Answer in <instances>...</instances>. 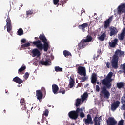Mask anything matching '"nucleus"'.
Here are the masks:
<instances>
[{"label":"nucleus","instance_id":"f257e3e1","mask_svg":"<svg viewBox=\"0 0 125 125\" xmlns=\"http://www.w3.org/2000/svg\"><path fill=\"white\" fill-rule=\"evenodd\" d=\"M40 40L36 41H34L32 42V44L36 46L37 48H38L39 50L42 51L44 50L45 52H46L49 48V42L47 41V39L44 34H40L39 37Z\"/></svg>","mask_w":125,"mask_h":125},{"label":"nucleus","instance_id":"f03ea898","mask_svg":"<svg viewBox=\"0 0 125 125\" xmlns=\"http://www.w3.org/2000/svg\"><path fill=\"white\" fill-rule=\"evenodd\" d=\"M113 77V72H110L106 78L102 80V84L103 85H105L107 88H112V82H113V79L112 77Z\"/></svg>","mask_w":125,"mask_h":125},{"label":"nucleus","instance_id":"7ed1b4c3","mask_svg":"<svg viewBox=\"0 0 125 125\" xmlns=\"http://www.w3.org/2000/svg\"><path fill=\"white\" fill-rule=\"evenodd\" d=\"M92 41V37L88 35L86 36V39H83L81 40L80 42L78 44V48L79 50L84 48L86 46L88 45V42H90Z\"/></svg>","mask_w":125,"mask_h":125},{"label":"nucleus","instance_id":"20e7f679","mask_svg":"<svg viewBox=\"0 0 125 125\" xmlns=\"http://www.w3.org/2000/svg\"><path fill=\"white\" fill-rule=\"evenodd\" d=\"M107 89H109V88H108V87L105 85H104L103 87H101L100 95L102 98L103 97L105 99H109V98H110L111 94H110V92H109V91H108Z\"/></svg>","mask_w":125,"mask_h":125},{"label":"nucleus","instance_id":"39448f33","mask_svg":"<svg viewBox=\"0 0 125 125\" xmlns=\"http://www.w3.org/2000/svg\"><path fill=\"white\" fill-rule=\"evenodd\" d=\"M80 112H83V109L78 107L77 109L71 111L68 113V116L72 120H77L79 118V114Z\"/></svg>","mask_w":125,"mask_h":125},{"label":"nucleus","instance_id":"423d86ee","mask_svg":"<svg viewBox=\"0 0 125 125\" xmlns=\"http://www.w3.org/2000/svg\"><path fill=\"white\" fill-rule=\"evenodd\" d=\"M113 18H114V16L112 15L111 16L109 17L108 19H106L104 23V29L106 30V29H108L109 27H110L111 23H112V21H113Z\"/></svg>","mask_w":125,"mask_h":125},{"label":"nucleus","instance_id":"0eeeda50","mask_svg":"<svg viewBox=\"0 0 125 125\" xmlns=\"http://www.w3.org/2000/svg\"><path fill=\"white\" fill-rule=\"evenodd\" d=\"M119 61V59H118V57L117 56H115V57H113V58L111 61V64L112 68L115 69H118L119 68V66L118 65V62Z\"/></svg>","mask_w":125,"mask_h":125},{"label":"nucleus","instance_id":"6e6552de","mask_svg":"<svg viewBox=\"0 0 125 125\" xmlns=\"http://www.w3.org/2000/svg\"><path fill=\"white\" fill-rule=\"evenodd\" d=\"M77 72L80 76H86V69L83 66H79Z\"/></svg>","mask_w":125,"mask_h":125},{"label":"nucleus","instance_id":"1a4fd4ad","mask_svg":"<svg viewBox=\"0 0 125 125\" xmlns=\"http://www.w3.org/2000/svg\"><path fill=\"white\" fill-rule=\"evenodd\" d=\"M122 13H125V4H122L119 5L117 8V14L119 15L122 14Z\"/></svg>","mask_w":125,"mask_h":125},{"label":"nucleus","instance_id":"9d476101","mask_svg":"<svg viewBox=\"0 0 125 125\" xmlns=\"http://www.w3.org/2000/svg\"><path fill=\"white\" fill-rule=\"evenodd\" d=\"M120 104L121 102L119 101H116L114 102L111 106L112 111H116V110L118 109V107L120 106Z\"/></svg>","mask_w":125,"mask_h":125},{"label":"nucleus","instance_id":"9b49d317","mask_svg":"<svg viewBox=\"0 0 125 125\" xmlns=\"http://www.w3.org/2000/svg\"><path fill=\"white\" fill-rule=\"evenodd\" d=\"M6 26H7V31L8 33H10V31L12 30V25H11V20L10 18H8L6 20Z\"/></svg>","mask_w":125,"mask_h":125},{"label":"nucleus","instance_id":"f8f14e48","mask_svg":"<svg viewBox=\"0 0 125 125\" xmlns=\"http://www.w3.org/2000/svg\"><path fill=\"white\" fill-rule=\"evenodd\" d=\"M117 121L114 117H109L106 120L107 125H116Z\"/></svg>","mask_w":125,"mask_h":125},{"label":"nucleus","instance_id":"ddd939ff","mask_svg":"<svg viewBox=\"0 0 125 125\" xmlns=\"http://www.w3.org/2000/svg\"><path fill=\"white\" fill-rule=\"evenodd\" d=\"M31 53L32 54V57H36V56L37 57H40L41 56V52L38 48L33 49Z\"/></svg>","mask_w":125,"mask_h":125},{"label":"nucleus","instance_id":"4468645a","mask_svg":"<svg viewBox=\"0 0 125 125\" xmlns=\"http://www.w3.org/2000/svg\"><path fill=\"white\" fill-rule=\"evenodd\" d=\"M84 122L85 125H93V121H92V118L90 114H88L87 116V119H84Z\"/></svg>","mask_w":125,"mask_h":125},{"label":"nucleus","instance_id":"2eb2a0df","mask_svg":"<svg viewBox=\"0 0 125 125\" xmlns=\"http://www.w3.org/2000/svg\"><path fill=\"white\" fill-rule=\"evenodd\" d=\"M109 29L110 31L109 35L110 37H113V36H114V35H117V34H118V31L116 27L112 26L110 27Z\"/></svg>","mask_w":125,"mask_h":125},{"label":"nucleus","instance_id":"dca6fc26","mask_svg":"<svg viewBox=\"0 0 125 125\" xmlns=\"http://www.w3.org/2000/svg\"><path fill=\"white\" fill-rule=\"evenodd\" d=\"M79 29L82 32H85V29L88 28V23H84L78 26Z\"/></svg>","mask_w":125,"mask_h":125},{"label":"nucleus","instance_id":"f3484780","mask_svg":"<svg viewBox=\"0 0 125 125\" xmlns=\"http://www.w3.org/2000/svg\"><path fill=\"white\" fill-rule=\"evenodd\" d=\"M118 45V39L115 38L113 41L109 42V45L110 47L114 48L116 47V45Z\"/></svg>","mask_w":125,"mask_h":125},{"label":"nucleus","instance_id":"a211bd4d","mask_svg":"<svg viewBox=\"0 0 125 125\" xmlns=\"http://www.w3.org/2000/svg\"><path fill=\"white\" fill-rule=\"evenodd\" d=\"M125 54V52L123 51H121V50L117 49L116 50L115 52V54L113 55V57H115V56L117 57V59H119V56L121 57L122 55Z\"/></svg>","mask_w":125,"mask_h":125},{"label":"nucleus","instance_id":"6ab92c4d","mask_svg":"<svg viewBox=\"0 0 125 125\" xmlns=\"http://www.w3.org/2000/svg\"><path fill=\"white\" fill-rule=\"evenodd\" d=\"M36 96L37 99H38L39 101L41 100V99H42V97H43V94H42V93L41 90H37L36 91Z\"/></svg>","mask_w":125,"mask_h":125},{"label":"nucleus","instance_id":"aec40b11","mask_svg":"<svg viewBox=\"0 0 125 125\" xmlns=\"http://www.w3.org/2000/svg\"><path fill=\"white\" fill-rule=\"evenodd\" d=\"M97 82V75L95 73L92 74L91 83L93 84H95Z\"/></svg>","mask_w":125,"mask_h":125},{"label":"nucleus","instance_id":"412c9836","mask_svg":"<svg viewBox=\"0 0 125 125\" xmlns=\"http://www.w3.org/2000/svg\"><path fill=\"white\" fill-rule=\"evenodd\" d=\"M39 64L44 66H49L51 65V62H50L48 60H46L45 61H40L39 62Z\"/></svg>","mask_w":125,"mask_h":125},{"label":"nucleus","instance_id":"4be33fe9","mask_svg":"<svg viewBox=\"0 0 125 125\" xmlns=\"http://www.w3.org/2000/svg\"><path fill=\"white\" fill-rule=\"evenodd\" d=\"M13 81L15 83H18V84H21V83H23V81L19 78L18 76L15 77L13 79Z\"/></svg>","mask_w":125,"mask_h":125},{"label":"nucleus","instance_id":"5701e85b","mask_svg":"<svg viewBox=\"0 0 125 125\" xmlns=\"http://www.w3.org/2000/svg\"><path fill=\"white\" fill-rule=\"evenodd\" d=\"M52 87L54 94H57V92H58V90H59V87H58V86L54 84L52 85Z\"/></svg>","mask_w":125,"mask_h":125},{"label":"nucleus","instance_id":"b1692460","mask_svg":"<svg viewBox=\"0 0 125 125\" xmlns=\"http://www.w3.org/2000/svg\"><path fill=\"white\" fill-rule=\"evenodd\" d=\"M69 85L70 86V88H73L74 85H75V80L72 77H70L69 79Z\"/></svg>","mask_w":125,"mask_h":125},{"label":"nucleus","instance_id":"393cba45","mask_svg":"<svg viewBox=\"0 0 125 125\" xmlns=\"http://www.w3.org/2000/svg\"><path fill=\"white\" fill-rule=\"evenodd\" d=\"M105 38H106V32H104L100 37H98V39L101 42H103L105 40Z\"/></svg>","mask_w":125,"mask_h":125},{"label":"nucleus","instance_id":"a878e982","mask_svg":"<svg viewBox=\"0 0 125 125\" xmlns=\"http://www.w3.org/2000/svg\"><path fill=\"white\" fill-rule=\"evenodd\" d=\"M116 85L119 89H121L125 87V83L124 82H119L117 83Z\"/></svg>","mask_w":125,"mask_h":125},{"label":"nucleus","instance_id":"bb28decb","mask_svg":"<svg viewBox=\"0 0 125 125\" xmlns=\"http://www.w3.org/2000/svg\"><path fill=\"white\" fill-rule=\"evenodd\" d=\"M29 46H31V43L29 42L25 43L21 45L20 50H22V49H25V47H29Z\"/></svg>","mask_w":125,"mask_h":125},{"label":"nucleus","instance_id":"cd10ccee","mask_svg":"<svg viewBox=\"0 0 125 125\" xmlns=\"http://www.w3.org/2000/svg\"><path fill=\"white\" fill-rule=\"evenodd\" d=\"M98 120H99V118L97 117V116H95L94 119L95 125H100V121Z\"/></svg>","mask_w":125,"mask_h":125},{"label":"nucleus","instance_id":"c85d7f7f","mask_svg":"<svg viewBox=\"0 0 125 125\" xmlns=\"http://www.w3.org/2000/svg\"><path fill=\"white\" fill-rule=\"evenodd\" d=\"M125 34H124L122 32L118 35V39L119 41H124L125 39Z\"/></svg>","mask_w":125,"mask_h":125},{"label":"nucleus","instance_id":"c756f323","mask_svg":"<svg viewBox=\"0 0 125 125\" xmlns=\"http://www.w3.org/2000/svg\"><path fill=\"white\" fill-rule=\"evenodd\" d=\"M17 34L18 36H22V35H24V31H23L22 28H19Z\"/></svg>","mask_w":125,"mask_h":125},{"label":"nucleus","instance_id":"7c9ffc66","mask_svg":"<svg viewBox=\"0 0 125 125\" xmlns=\"http://www.w3.org/2000/svg\"><path fill=\"white\" fill-rule=\"evenodd\" d=\"M63 55H64L65 57H68V56H72V54H71V52L67 50L63 51Z\"/></svg>","mask_w":125,"mask_h":125},{"label":"nucleus","instance_id":"2f4dec72","mask_svg":"<svg viewBox=\"0 0 125 125\" xmlns=\"http://www.w3.org/2000/svg\"><path fill=\"white\" fill-rule=\"evenodd\" d=\"M87 97H88V94L87 93H84L82 96V101H84Z\"/></svg>","mask_w":125,"mask_h":125},{"label":"nucleus","instance_id":"473e14b6","mask_svg":"<svg viewBox=\"0 0 125 125\" xmlns=\"http://www.w3.org/2000/svg\"><path fill=\"white\" fill-rule=\"evenodd\" d=\"M81 101H82V100L80 98H77L76 99V103H75L76 107H79V106H80V105H81Z\"/></svg>","mask_w":125,"mask_h":125},{"label":"nucleus","instance_id":"72a5a7b5","mask_svg":"<svg viewBox=\"0 0 125 125\" xmlns=\"http://www.w3.org/2000/svg\"><path fill=\"white\" fill-rule=\"evenodd\" d=\"M26 70V66L25 65L21 66L19 70H18V74L20 75V73H22L23 71H25Z\"/></svg>","mask_w":125,"mask_h":125},{"label":"nucleus","instance_id":"f704fd0d","mask_svg":"<svg viewBox=\"0 0 125 125\" xmlns=\"http://www.w3.org/2000/svg\"><path fill=\"white\" fill-rule=\"evenodd\" d=\"M55 71L56 72H63V68H61L59 66H55Z\"/></svg>","mask_w":125,"mask_h":125},{"label":"nucleus","instance_id":"c9c22d12","mask_svg":"<svg viewBox=\"0 0 125 125\" xmlns=\"http://www.w3.org/2000/svg\"><path fill=\"white\" fill-rule=\"evenodd\" d=\"M20 103L22 106H24L25 109H26V103H25V100L24 99H21Z\"/></svg>","mask_w":125,"mask_h":125},{"label":"nucleus","instance_id":"e433bc0d","mask_svg":"<svg viewBox=\"0 0 125 125\" xmlns=\"http://www.w3.org/2000/svg\"><path fill=\"white\" fill-rule=\"evenodd\" d=\"M120 68H121V69H122V70H123V73L125 75L124 77H125V63H124L123 64L121 65L120 66Z\"/></svg>","mask_w":125,"mask_h":125},{"label":"nucleus","instance_id":"4c0bfd02","mask_svg":"<svg viewBox=\"0 0 125 125\" xmlns=\"http://www.w3.org/2000/svg\"><path fill=\"white\" fill-rule=\"evenodd\" d=\"M34 13V11L32 10H29L26 12V14L28 15V16L30 15H32V14H33Z\"/></svg>","mask_w":125,"mask_h":125},{"label":"nucleus","instance_id":"58836bf2","mask_svg":"<svg viewBox=\"0 0 125 125\" xmlns=\"http://www.w3.org/2000/svg\"><path fill=\"white\" fill-rule=\"evenodd\" d=\"M122 104H124V103H125V93H124L121 98V101Z\"/></svg>","mask_w":125,"mask_h":125},{"label":"nucleus","instance_id":"ea45409f","mask_svg":"<svg viewBox=\"0 0 125 125\" xmlns=\"http://www.w3.org/2000/svg\"><path fill=\"white\" fill-rule=\"evenodd\" d=\"M87 79H88V78L86 77V76H83L81 77V82H85Z\"/></svg>","mask_w":125,"mask_h":125},{"label":"nucleus","instance_id":"a19ab883","mask_svg":"<svg viewBox=\"0 0 125 125\" xmlns=\"http://www.w3.org/2000/svg\"><path fill=\"white\" fill-rule=\"evenodd\" d=\"M59 93H62V94H65V93L66 92V90H65V89L62 88L59 90Z\"/></svg>","mask_w":125,"mask_h":125},{"label":"nucleus","instance_id":"79ce46f5","mask_svg":"<svg viewBox=\"0 0 125 125\" xmlns=\"http://www.w3.org/2000/svg\"><path fill=\"white\" fill-rule=\"evenodd\" d=\"M48 113H49V111H48V109H46L45 110V111L44 112V115L46 117L48 116Z\"/></svg>","mask_w":125,"mask_h":125},{"label":"nucleus","instance_id":"37998d69","mask_svg":"<svg viewBox=\"0 0 125 125\" xmlns=\"http://www.w3.org/2000/svg\"><path fill=\"white\" fill-rule=\"evenodd\" d=\"M96 91L97 92H99L100 91V87L98 85H96Z\"/></svg>","mask_w":125,"mask_h":125},{"label":"nucleus","instance_id":"c03bdc74","mask_svg":"<svg viewBox=\"0 0 125 125\" xmlns=\"http://www.w3.org/2000/svg\"><path fill=\"white\" fill-rule=\"evenodd\" d=\"M79 114H80V116L81 118H84V113L83 111H80Z\"/></svg>","mask_w":125,"mask_h":125},{"label":"nucleus","instance_id":"a18cd8bd","mask_svg":"<svg viewBox=\"0 0 125 125\" xmlns=\"http://www.w3.org/2000/svg\"><path fill=\"white\" fill-rule=\"evenodd\" d=\"M29 73L28 72H26L25 75H24V78L25 80H27V79H28V78H29Z\"/></svg>","mask_w":125,"mask_h":125},{"label":"nucleus","instance_id":"49530a36","mask_svg":"<svg viewBox=\"0 0 125 125\" xmlns=\"http://www.w3.org/2000/svg\"><path fill=\"white\" fill-rule=\"evenodd\" d=\"M59 2V0H53V3L55 5H57Z\"/></svg>","mask_w":125,"mask_h":125},{"label":"nucleus","instance_id":"de8ad7c7","mask_svg":"<svg viewBox=\"0 0 125 125\" xmlns=\"http://www.w3.org/2000/svg\"><path fill=\"white\" fill-rule=\"evenodd\" d=\"M118 125H124V120H121L118 123Z\"/></svg>","mask_w":125,"mask_h":125},{"label":"nucleus","instance_id":"09e8293b","mask_svg":"<svg viewBox=\"0 0 125 125\" xmlns=\"http://www.w3.org/2000/svg\"><path fill=\"white\" fill-rule=\"evenodd\" d=\"M121 109L122 110H125V103H124L121 106Z\"/></svg>","mask_w":125,"mask_h":125},{"label":"nucleus","instance_id":"8fccbe9b","mask_svg":"<svg viewBox=\"0 0 125 125\" xmlns=\"http://www.w3.org/2000/svg\"><path fill=\"white\" fill-rule=\"evenodd\" d=\"M82 83H78L77 86L76 87V88H78V87H81L82 86Z\"/></svg>","mask_w":125,"mask_h":125},{"label":"nucleus","instance_id":"3c124183","mask_svg":"<svg viewBox=\"0 0 125 125\" xmlns=\"http://www.w3.org/2000/svg\"><path fill=\"white\" fill-rule=\"evenodd\" d=\"M21 42L22 43H25L26 42V39H23L21 40Z\"/></svg>","mask_w":125,"mask_h":125},{"label":"nucleus","instance_id":"603ef678","mask_svg":"<svg viewBox=\"0 0 125 125\" xmlns=\"http://www.w3.org/2000/svg\"><path fill=\"white\" fill-rule=\"evenodd\" d=\"M106 67L107 68H108V69L110 68V62H108L106 63Z\"/></svg>","mask_w":125,"mask_h":125},{"label":"nucleus","instance_id":"864d4df0","mask_svg":"<svg viewBox=\"0 0 125 125\" xmlns=\"http://www.w3.org/2000/svg\"><path fill=\"white\" fill-rule=\"evenodd\" d=\"M121 33H122V34H124V35H125V27L124 28H123L122 32Z\"/></svg>","mask_w":125,"mask_h":125},{"label":"nucleus","instance_id":"5fc2aeb1","mask_svg":"<svg viewBox=\"0 0 125 125\" xmlns=\"http://www.w3.org/2000/svg\"><path fill=\"white\" fill-rule=\"evenodd\" d=\"M42 90L43 91H44V93H45V92H46V91H45V88H42Z\"/></svg>","mask_w":125,"mask_h":125},{"label":"nucleus","instance_id":"6e6d98bb","mask_svg":"<svg viewBox=\"0 0 125 125\" xmlns=\"http://www.w3.org/2000/svg\"><path fill=\"white\" fill-rule=\"evenodd\" d=\"M35 40H37V41H39V38L38 37H35Z\"/></svg>","mask_w":125,"mask_h":125},{"label":"nucleus","instance_id":"4d7b16f0","mask_svg":"<svg viewBox=\"0 0 125 125\" xmlns=\"http://www.w3.org/2000/svg\"><path fill=\"white\" fill-rule=\"evenodd\" d=\"M97 84H100L99 82H97Z\"/></svg>","mask_w":125,"mask_h":125},{"label":"nucleus","instance_id":"13d9d810","mask_svg":"<svg viewBox=\"0 0 125 125\" xmlns=\"http://www.w3.org/2000/svg\"><path fill=\"white\" fill-rule=\"evenodd\" d=\"M3 112H4V114H5V113H6V110H4Z\"/></svg>","mask_w":125,"mask_h":125},{"label":"nucleus","instance_id":"bf43d9fd","mask_svg":"<svg viewBox=\"0 0 125 125\" xmlns=\"http://www.w3.org/2000/svg\"><path fill=\"white\" fill-rule=\"evenodd\" d=\"M125 20V17H123V21H124Z\"/></svg>","mask_w":125,"mask_h":125},{"label":"nucleus","instance_id":"052dcab7","mask_svg":"<svg viewBox=\"0 0 125 125\" xmlns=\"http://www.w3.org/2000/svg\"><path fill=\"white\" fill-rule=\"evenodd\" d=\"M86 85V87L87 86H88V84H87Z\"/></svg>","mask_w":125,"mask_h":125},{"label":"nucleus","instance_id":"680f3d73","mask_svg":"<svg viewBox=\"0 0 125 125\" xmlns=\"http://www.w3.org/2000/svg\"><path fill=\"white\" fill-rule=\"evenodd\" d=\"M6 27V26H5V28Z\"/></svg>","mask_w":125,"mask_h":125},{"label":"nucleus","instance_id":"e2e57ef3","mask_svg":"<svg viewBox=\"0 0 125 125\" xmlns=\"http://www.w3.org/2000/svg\"><path fill=\"white\" fill-rule=\"evenodd\" d=\"M33 109V107L31 108V110Z\"/></svg>","mask_w":125,"mask_h":125},{"label":"nucleus","instance_id":"0e129e2a","mask_svg":"<svg viewBox=\"0 0 125 125\" xmlns=\"http://www.w3.org/2000/svg\"><path fill=\"white\" fill-rule=\"evenodd\" d=\"M21 6H23V5H21Z\"/></svg>","mask_w":125,"mask_h":125}]
</instances>
